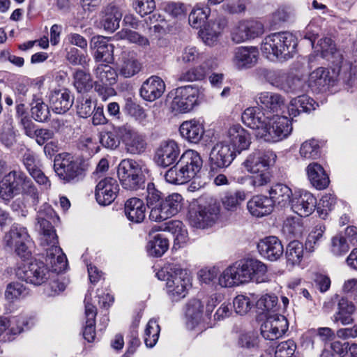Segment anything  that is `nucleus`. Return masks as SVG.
Listing matches in <instances>:
<instances>
[{"label":"nucleus","instance_id":"nucleus-1","mask_svg":"<svg viewBox=\"0 0 357 357\" xmlns=\"http://www.w3.org/2000/svg\"><path fill=\"white\" fill-rule=\"evenodd\" d=\"M20 194L29 198L30 204L36 210L39 202V192L36 185L24 172L12 170L0 181V198L9 202Z\"/></svg>","mask_w":357,"mask_h":357},{"label":"nucleus","instance_id":"nucleus-2","mask_svg":"<svg viewBox=\"0 0 357 357\" xmlns=\"http://www.w3.org/2000/svg\"><path fill=\"white\" fill-rule=\"evenodd\" d=\"M202 164L203 160L197 151L186 150L179 156L176 163L166 172L165 178L172 184H185L197 176Z\"/></svg>","mask_w":357,"mask_h":357},{"label":"nucleus","instance_id":"nucleus-3","mask_svg":"<svg viewBox=\"0 0 357 357\" xmlns=\"http://www.w3.org/2000/svg\"><path fill=\"white\" fill-rule=\"evenodd\" d=\"M276 155L271 151L257 150L250 154L243 162L246 170L252 174L250 184L259 188L270 183V167L275 162Z\"/></svg>","mask_w":357,"mask_h":357},{"label":"nucleus","instance_id":"nucleus-4","mask_svg":"<svg viewBox=\"0 0 357 357\" xmlns=\"http://www.w3.org/2000/svg\"><path fill=\"white\" fill-rule=\"evenodd\" d=\"M156 277L166 282L167 294L172 302H178L186 296L187 287L190 283L186 269L178 264L169 265L159 270Z\"/></svg>","mask_w":357,"mask_h":357},{"label":"nucleus","instance_id":"nucleus-5","mask_svg":"<svg viewBox=\"0 0 357 357\" xmlns=\"http://www.w3.org/2000/svg\"><path fill=\"white\" fill-rule=\"evenodd\" d=\"M297 45V38L291 33L278 32L265 38L261 50L268 58L272 55L280 60H287L293 57Z\"/></svg>","mask_w":357,"mask_h":357},{"label":"nucleus","instance_id":"nucleus-6","mask_svg":"<svg viewBox=\"0 0 357 357\" xmlns=\"http://www.w3.org/2000/svg\"><path fill=\"white\" fill-rule=\"evenodd\" d=\"M147 169L132 159H123L118 165L117 175L122 187L128 190H138L145 188Z\"/></svg>","mask_w":357,"mask_h":357},{"label":"nucleus","instance_id":"nucleus-7","mask_svg":"<svg viewBox=\"0 0 357 357\" xmlns=\"http://www.w3.org/2000/svg\"><path fill=\"white\" fill-rule=\"evenodd\" d=\"M250 258H243L227 267L220 275L219 284L223 287H231L251 282Z\"/></svg>","mask_w":357,"mask_h":357},{"label":"nucleus","instance_id":"nucleus-8","mask_svg":"<svg viewBox=\"0 0 357 357\" xmlns=\"http://www.w3.org/2000/svg\"><path fill=\"white\" fill-rule=\"evenodd\" d=\"M54 170L56 176L65 183L77 181L84 171L81 163L74 160V158L68 153H59L55 156Z\"/></svg>","mask_w":357,"mask_h":357},{"label":"nucleus","instance_id":"nucleus-9","mask_svg":"<svg viewBox=\"0 0 357 357\" xmlns=\"http://www.w3.org/2000/svg\"><path fill=\"white\" fill-rule=\"evenodd\" d=\"M6 246L14 248L15 253L23 261L31 257V239L27 229L23 227L13 226L4 236Z\"/></svg>","mask_w":357,"mask_h":357},{"label":"nucleus","instance_id":"nucleus-10","mask_svg":"<svg viewBox=\"0 0 357 357\" xmlns=\"http://www.w3.org/2000/svg\"><path fill=\"white\" fill-rule=\"evenodd\" d=\"M38 224L39 225L42 245H49L58 243V236L56 230L52 225L59 218L56 214L54 209L48 204H44L38 212Z\"/></svg>","mask_w":357,"mask_h":357},{"label":"nucleus","instance_id":"nucleus-11","mask_svg":"<svg viewBox=\"0 0 357 357\" xmlns=\"http://www.w3.org/2000/svg\"><path fill=\"white\" fill-rule=\"evenodd\" d=\"M16 275L26 283L39 286L47 281L50 270L43 261L34 260L23 268H19Z\"/></svg>","mask_w":357,"mask_h":357},{"label":"nucleus","instance_id":"nucleus-12","mask_svg":"<svg viewBox=\"0 0 357 357\" xmlns=\"http://www.w3.org/2000/svg\"><path fill=\"white\" fill-rule=\"evenodd\" d=\"M181 155V148L173 139L163 140L155 148L154 162L160 167L167 168L174 165Z\"/></svg>","mask_w":357,"mask_h":357},{"label":"nucleus","instance_id":"nucleus-13","mask_svg":"<svg viewBox=\"0 0 357 357\" xmlns=\"http://www.w3.org/2000/svg\"><path fill=\"white\" fill-rule=\"evenodd\" d=\"M211 8L208 6L194 8L189 15L190 24L195 29H200L201 36L204 42L211 45L218 38V33L209 32L210 22L208 21Z\"/></svg>","mask_w":357,"mask_h":357},{"label":"nucleus","instance_id":"nucleus-14","mask_svg":"<svg viewBox=\"0 0 357 357\" xmlns=\"http://www.w3.org/2000/svg\"><path fill=\"white\" fill-rule=\"evenodd\" d=\"M219 211L215 203L199 204L196 208L189 211V220L193 227L204 229L215 223Z\"/></svg>","mask_w":357,"mask_h":357},{"label":"nucleus","instance_id":"nucleus-15","mask_svg":"<svg viewBox=\"0 0 357 357\" xmlns=\"http://www.w3.org/2000/svg\"><path fill=\"white\" fill-rule=\"evenodd\" d=\"M236 154L231 150L229 144L225 142L217 143L211 149L209 155V165L211 171L218 172L228 167Z\"/></svg>","mask_w":357,"mask_h":357},{"label":"nucleus","instance_id":"nucleus-16","mask_svg":"<svg viewBox=\"0 0 357 357\" xmlns=\"http://www.w3.org/2000/svg\"><path fill=\"white\" fill-rule=\"evenodd\" d=\"M199 90L192 85L180 86L175 89L172 101L174 109L181 113L190 112L197 105Z\"/></svg>","mask_w":357,"mask_h":357},{"label":"nucleus","instance_id":"nucleus-17","mask_svg":"<svg viewBox=\"0 0 357 357\" xmlns=\"http://www.w3.org/2000/svg\"><path fill=\"white\" fill-rule=\"evenodd\" d=\"M292 131L291 121L284 116H278L273 119V123L268 121L266 130H264L262 138L268 142H279L290 135Z\"/></svg>","mask_w":357,"mask_h":357},{"label":"nucleus","instance_id":"nucleus-18","mask_svg":"<svg viewBox=\"0 0 357 357\" xmlns=\"http://www.w3.org/2000/svg\"><path fill=\"white\" fill-rule=\"evenodd\" d=\"M264 33V24L255 20H244L238 22L232 33V40L236 43L252 40L261 36Z\"/></svg>","mask_w":357,"mask_h":357},{"label":"nucleus","instance_id":"nucleus-19","mask_svg":"<svg viewBox=\"0 0 357 357\" xmlns=\"http://www.w3.org/2000/svg\"><path fill=\"white\" fill-rule=\"evenodd\" d=\"M287 318L281 314H268L261 327V335L266 340H274L282 337L288 330Z\"/></svg>","mask_w":357,"mask_h":357},{"label":"nucleus","instance_id":"nucleus-20","mask_svg":"<svg viewBox=\"0 0 357 357\" xmlns=\"http://www.w3.org/2000/svg\"><path fill=\"white\" fill-rule=\"evenodd\" d=\"M119 191V185L116 179L105 177L101 179L96 187V199L100 205H109L115 200Z\"/></svg>","mask_w":357,"mask_h":357},{"label":"nucleus","instance_id":"nucleus-21","mask_svg":"<svg viewBox=\"0 0 357 357\" xmlns=\"http://www.w3.org/2000/svg\"><path fill=\"white\" fill-rule=\"evenodd\" d=\"M118 132L128 152L140 154L145 151L147 144L144 136L126 126L118 127Z\"/></svg>","mask_w":357,"mask_h":357},{"label":"nucleus","instance_id":"nucleus-22","mask_svg":"<svg viewBox=\"0 0 357 357\" xmlns=\"http://www.w3.org/2000/svg\"><path fill=\"white\" fill-rule=\"evenodd\" d=\"M241 119L246 126L257 131V137L262 138L261 133L266 129L269 119L259 106L247 108L243 112Z\"/></svg>","mask_w":357,"mask_h":357},{"label":"nucleus","instance_id":"nucleus-23","mask_svg":"<svg viewBox=\"0 0 357 357\" xmlns=\"http://www.w3.org/2000/svg\"><path fill=\"white\" fill-rule=\"evenodd\" d=\"M90 47L93 51V57L96 62L112 63L114 61V45L107 37L93 36L90 42Z\"/></svg>","mask_w":357,"mask_h":357},{"label":"nucleus","instance_id":"nucleus-24","mask_svg":"<svg viewBox=\"0 0 357 357\" xmlns=\"http://www.w3.org/2000/svg\"><path fill=\"white\" fill-rule=\"evenodd\" d=\"M146 192V202L147 208L150 209L149 218L152 221L158 222L159 216L161 215L166 195L152 182L147 184Z\"/></svg>","mask_w":357,"mask_h":357},{"label":"nucleus","instance_id":"nucleus-25","mask_svg":"<svg viewBox=\"0 0 357 357\" xmlns=\"http://www.w3.org/2000/svg\"><path fill=\"white\" fill-rule=\"evenodd\" d=\"M317 199L310 192L304 191L292 197L290 204L292 211L301 217L311 215L317 206Z\"/></svg>","mask_w":357,"mask_h":357},{"label":"nucleus","instance_id":"nucleus-26","mask_svg":"<svg viewBox=\"0 0 357 357\" xmlns=\"http://www.w3.org/2000/svg\"><path fill=\"white\" fill-rule=\"evenodd\" d=\"M49 99L52 111L56 114H63L71 108L75 98L70 89L62 88L52 91Z\"/></svg>","mask_w":357,"mask_h":357},{"label":"nucleus","instance_id":"nucleus-27","mask_svg":"<svg viewBox=\"0 0 357 357\" xmlns=\"http://www.w3.org/2000/svg\"><path fill=\"white\" fill-rule=\"evenodd\" d=\"M259 254L269 261L279 259L284 253V247L281 241L275 236H269L261 239L257 243Z\"/></svg>","mask_w":357,"mask_h":357},{"label":"nucleus","instance_id":"nucleus-28","mask_svg":"<svg viewBox=\"0 0 357 357\" xmlns=\"http://www.w3.org/2000/svg\"><path fill=\"white\" fill-rule=\"evenodd\" d=\"M165 91V84L162 78L152 75L146 79L140 89L141 97L149 102L154 101L162 96Z\"/></svg>","mask_w":357,"mask_h":357},{"label":"nucleus","instance_id":"nucleus-29","mask_svg":"<svg viewBox=\"0 0 357 357\" xmlns=\"http://www.w3.org/2000/svg\"><path fill=\"white\" fill-rule=\"evenodd\" d=\"M229 144L236 154L241 153L250 145V136L248 132L239 124L234 125L228 130Z\"/></svg>","mask_w":357,"mask_h":357},{"label":"nucleus","instance_id":"nucleus-30","mask_svg":"<svg viewBox=\"0 0 357 357\" xmlns=\"http://www.w3.org/2000/svg\"><path fill=\"white\" fill-rule=\"evenodd\" d=\"M335 79L330 75L328 69L320 67L310 74L308 86L317 93L326 92L333 86Z\"/></svg>","mask_w":357,"mask_h":357},{"label":"nucleus","instance_id":"nucleus-31","mask_svg":"<svg viewBox=\"0 0 357 357\" xmlns=\"http://www.w3.org/2000/svg\"><path fill=\"white\" fill-rule=\"evenodd\" d=\"M258 50L255 47H239L236 49L234 63L238 70L253 67L258 58Z\"/></svg>","mask_w":357,"mask_h":357},{"label":"nucleus","instance_id":"nucleus-32","mask_svg":"<svg viewBox=\"0 0 357 357\" xmlns=\"http://www.w3.org/2000/svg\"><path fill=\"white\" fill-rule=\"evenodd\" d=\"M248 211L252 216L261 218L272 213L274 206L271 199L265 195H255L247 203Z\"/></svg>","mask_w":357,"mask_h":357},{"label":"nucleus","instance_id":"nucleus-33","mask_svg":"<svg viewBox=\"0 0 357 357\" xmlns=\"http://www.w3.org/2000/svg\"><path fill=\"white\" fill-rule=\"evenodd\" d=\"M15 326L11 325L7 317H0V337L3 335L1 340L12 341L15 335L24 331V326H27V321L22 317L15 319Z\"/></svg>","mask_w":357,"mask_h":357},{"label":"nucleus","instance_id":"nucleus-34","mask_svg":"<svg viewBox=\"0 0 357 357\" xmlns=\"http://www.w3.org/2000/svg\"><path fill=\"white\" fill-rule=\"evenodd\" d=\"M356 307L353 302L347 298L341 297L338 299L337 310L333 314V320L335 323H341L342 325H349L354 323L353 314Z\"/></svg>","mask_w":357,"mask_h":357},{"label":"nucleus","instance_id":"nucleus-35","mask_svg":"<svg viewBox=\"0 0 357 357\" xmlns=\"http://www.w3.org/2000/svg\"><path fill=\"white\" fill-rule=\"evenodd\" d=\"M315 105L318 104L307 95L298 96L293 98L288 107V112L293 120L302 113L309 114L315 109Z\"/></svg>","mask_w":357,"mask_h":357},{"label":"nucleus","instance_id":"nucleus-36","mask_svg":"<svg viewBox=\"0 0 357 357\" xmlns=\"http://www.w3.org/2000/svg\"><path fill=\"white\" fill-rule=\"evenodd\" d=\"M306 172L310 183L316 189L323 190L328 186L330 183L328 175L320 164L310 163L306 168Z\"/></svg>","mask_w":357,"mask_h":357},{"label":"nucleus","instance_id":"nucleus-37","mask_svg":"<svg viewBox=\"0 0 357 357\" xmlns=\"http://www.w3.org/2000/svg\"><path fill=\"white\" fill-rule=\"evenodd\" d=\"M269 199H271L273 206L278 205L286 207L290 204L293 197L291 189L286 184L278 183L273 185L268 190Z\"/></svg>","mask_w":357,"mask_h":357},{"label":"nucleus","instance_id":"nucleus-38","mask_svg":"<svg viewBox=\"0 0 357 357\" xmlns=\"http://www.w3.org/2000/svg\"><path fill=\"white\" fill-rule=\"evenodd\" d=\"M146 206L144 202L137 197L127 199L124 204L126 218L133 223H140L145 218Z\"/></svg>","mask_w":357,"mask_h":357},{"label":"nucleus","instance_id":"nucleus-39","mask_svg":"<svg viewBox=\"0 0 357 357\" xmlns=\"http://www.w3.org/2000/svg\"><path fill=\"white\" fill-rule=\"evenodd\" d=\"M179 132L181 137L188 142L197 144L202 139L204 134V128L199 121L191 120L182 123Z\"/></svg>","mask_w":357,"mask_h":357},{"label":"nucleus","instance_id":"nucleus-40","mask_svg":"<svg viewBox=\"0 0 357 357\" xmlns=\"http://www.w3.org/2000/svg\"><path fill=\"white\" fill-rule=\"evenodd\" d=\"M183 199L178 193L166 195L161 215L158 222L164 221L176 215L181 209Z\"/></svg>","mask_w":357,"mask_h":357},{"label":"nucleus","instance_id":"nucleus-41","mask_svg":"<svg viewBox=\"0 0 357 357\" xmlns=\"http://www.w3.org/2000/svg\"><path fill=\"white\" fill-rule=\"evenodd\" d=\"M257 103L261 109L276 112L284 105V101L283 97L278 93L264 91L258 94Z\"/></svg>","mask_w":357,"mask_h":357},{"label":"nucleus","instance_id":"nucleus-42","mask_svg":"<svg viewBox=\"0 0 357 357\" xmlns=\"http://www.w3.org/2000/svg\"><path fill=\"white\" fill-rule=\"evenodd\" d=\"M122 18V13L119 7L113 4H109L105 9L102 18V24L104 29L114 32L119 27V23Z\"/></svg>","mask_w":357,"mask_h":357},{"label":"nucleus","instance_id":"nucleus-43","mask_svg":"<svg viewBox=\"0 0 357 357\" xmlns=\"http://www.w3.org/2000/svg\"><path fill=\"white\" fill-rule=\"evenodd\" d=\"M96 307L89 302H85L86 325L83 331V337L89 342H92L96 337Z\"/></svg>","mask_w":357,"mask_h":357},{"label":"nucleus","instance_id":"nucleus-44","mask_svg":"<svg viewBox=\"0 0 357 357\" xmlns=\"http://www.w3.org/2000/svg\"><path fill=\"white\" fill-rule=\"evenodd\" d=\"M31 107V117L38 122H46L50 116L49 107L46 105L43 98L33 95L32 100L29 103Z\"/></svg>","mask_w":357,"mask_h":357},{"label":"nucleus","instance_id":"nucleus-45","mask_svg":"<svg viewBox=\"0 0 357 357\" xmlns=\"http://www.w3.org/2000/svg\"><path fill=\"white\" fill-rule=\"evenodd\" d=\"M73 79V86L79 93H87L93 86L91 74L82 69H75Z\"/></svg>","mask_w":357,"mask_h":357},{"label":"nucleus","instance_id":"nucleus-46","mask_svg":"<svg viewBox=\"0 0 357 357\" xmlns=\"http://www.w3.org/2000/svg\"><path fill=\"white\" fill-rule=\"evenodd\" d=\"M169 240L162 234H155L146 245L149 255L153 257H162L169 249Z\"/></svg>","mask_w":357,"mask_h":357},{"label":"nucleus","instance_id":"nucleus-47","mask_svg":"<svg viewBox=\"0 0 357 357\" xmlns=\"http://www.w3.org/2000/svg\"><path fill=\"white\" fill-rule=\"evenodd\" d=\"M96 106V100H93L88 94H82L76 99V114L79 118L86 119L93 114Z\"/></svg>","mask_w":357,"mask_h":357},{"label":"nucleus","instance_id":"nucleus-48","mask_svg":"<svg viewBox=\"0 0 357 357\" xmlns=\"http://www.w3.org/2000/svg\"><path fill=\"white\" fill-rule=\"evenodd\" d=\"M140 63L129 54L124 52L121 56V63L119 66V74L126 77H131L141 70Z\"/></svg>","mask_w":357,"mask_h":357},{"label":"nucleus","instance_id":"nucleus-49","mask_svg":"<svg viewBox=\"0 0 357 357\" xmlns=\"http://www.w3.org/2000/svg\"><path fill=\"white\" fill-rule=\"evenodd\" d=\"M29 289L23 283L14 281L6 285L4 296L7 301L14 302L15 301L26 297L29 295Z\"/></svg>","mask_w":357,"mask_h":357},{"label":"nucleus","instance_id":"nucleus-50","mask_svg":"<svg viewBox=\"0 0 357 357\" xmlns=\"http://www.w3.org/2000/svg\"><path fill=\"white\" fill-rule=\"evenodd\" d=\"M94 74L100 82L114 85L117 82L116 71L109 63H101L94 69Z\"/></svg>","mask_w":357,"mask_h":357},{"label":"nucleus","instance_id":"nucleus-51","mask_svg":"<svg viewBox=\"0 0 357 357\" xmlns=\"http://www.w3.org/2000/svg\"><path fill=\"white\" fill-rule=\"evenodd\" d=\"M326 227L324 224H317L308 234L305 243V250L310 252H313L317 248L320 246L324 240V234Z\"/></svg>","mask_w":357,"mask_h":357},{"label":"nucleus","instance_id":"nucleus-52","mask_svg":"<svg viewBox=\"0 0 357 357\" xmlns=\"http://www.w3.org/2000/svg\"><path fill=\"white\" fill-rule=\"evenodd\" d=\"M326 227L324 224H317L308 234L305 243V250L310 252H313L317 248L320 246L324 240V234Z\"/></svg>","mask_w":357,"mask_h":357},{"label":"nucleus","instance_id":"nucleus-53","mask_svg":"<svg viewBox=\"0 0 357 357\" xmlns=\"http://www.w3.org/2000/svg\"><path fill=\"white\" fill-rule=\"evenodd\" d=\"M204 305L199 299H192L188 304L185 315L192 327L199 324L202 319Z\"/></svg>","mask_w":357,"mask_h":357},{"label":"nucleus","instance_id":"nucleus-54","mask_svg":"<svg viewBox=\"0 0 357 357\" xmlns=\"http://www.w3.org/2000/svg\"><path fill=\"white\" fill-rule=\"evenodd\" d=\"M303 230L304 227L302 220L296 217L287 218L282 227L283 233L289 238L300 236Z\"/></svg>","mask_w":357,"mask_h":357},{"label":"nucleus","instance_id":"nucleus-55","mask_svg":"<svg viewBox=\"0 0 357 357\" xmlns=\"http://www.w3.org/2000/svg\"><path fill=\"white\" fill-rule=\"evenodd\" d=\"M304 245L298 241H291L287 246L286 258L292 265L299 264L303 256Z\"/></svg>","mask_w":357,"mask_h":357},{"label":"nucleus","instance_id":"nucleus-56","mask_svg":"<svg viewBox=\"0 0 357 357\" xmlns=\"http://www.w3.org/2000/svg\"><path fill=\"white\" fill-rule=\"evenodd\" d=\"M250 264H252L250 276L253 278L251 282L261 283L268 281V277L266 266L261 261L255 258H250Z\"/></svg>","mask_w":357,"mask_h":357},{"label":"nucleus","instance_id":"nucleus-57","mask_svg":"<svg viewBox=\"0 0 357 357\" xmlns=\"http://www.w3.org/2000/svg\"><path fill=\"white\" fill-rule=\"evenodd\" d=\"M245 197L243 191L227 192L222 198V202L225 209L234 211L245 199Z\"/></svg>","mask_w":357,"mask_h":357},{"label":"nucleus","instance_id":"nucleus-58","mask_svg":"<svg viewBox=\"0 0 357 357\" xmlns=\"http://www.w3.org/2000/svg\"><path fill=\"white\" fill-rule=\"evenodd\" d=\"M160 327L155 319H150L144 331V342L147 347H153L159 338Z\"/></svg>","mask_w":357,"mask_h":357},{"label":"nucleus","instance_id":"nucleus-59","mask_svg":"<svg viewBox=\"0 0 357 357\" xmlns=\"http://www.w3.org/2000/svg\"><path fill=\"white\" fill-rule=\"evenodd\" d=\"M299 153L305 159L315 160L319 158L321 151L318 141L312 139L304 142L300 147Z\"/></svg>","mask_w":357,"mask_h":357},{"label":"nucleus","instance_id":"nucleus-60","mask_svg":"<svg viewBox=\"0 0 357 357\" xmlns=\"http://www.w3.org/2000/svg\"><path fill=\"white\" fill-rule=\"evenodd\" d=\"M278 297L275 295L266 294L262 296L257 302L256 307L261 310L260 313L275 312L277 310Z\"/></svg>","mask_w":357,"mask_h":357},{"label":"nucleus","instance_id":"nucleus-61","mask_svg":"<svg viewBox=\"0 0 357 357\" xmlns=\"http://www.w3.org/2000/svg\"><path fill=\"white\" fill-rule=\"evenodd\" d=\"M118 35L121 39L127 40L130 43L139 46L147 47L149 45V40L146 37L132 29L123 28L118 33Z\"/></svg>","mask_w":357,"mask_h":357},{"label":"nucleus","instance_id":"nucleus-62","mask_svg":"<svg viewBox=\"0 0 357 357\" xmlns=\"http://www.w3.org/2000/svg\"><path fill=\"white\" fill-rule=\"evenodd\" d=\"M120 135L116 131L102 132L100 134V143L105 148L114 150L120 145Z\"/></svg>","mask_w":357,"mask_h":357},{"label":"nucleus","instance_id":"nucleus-63","mask_svg":"<svg viewBox=\"0 0 357 357\" xmlns=\"http://www.w3.org/2000/svg\"><path fill=\"white\" fill-rule=\"evenodd\" d=\"M206 75V70L205 67L199 66L183 72L179 75L178 80L183 82L200 81L205 78Z\"/></svg>","mask_w":357,"mask_h":357},{"label":"nucleus","instance_id":"nucleus-64","mask_svg":"<svg viewBox=\"0 0 357 357\" xmlns=\"http://www.w3.org/2000/svg\"><path fill=\"white\" fill-rule=\"evenodd\" d=\"M349 244L342 234H337L332 238L331 252L336 256H341L348 252Z\"/></svg>","mask_w":357,"mask_h":357}]
</instances>
